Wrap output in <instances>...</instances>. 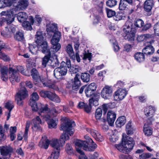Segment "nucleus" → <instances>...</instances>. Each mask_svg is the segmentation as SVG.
Returning a JSON list of instances; mask_svg holds the SVG:
<instances>
[{"label":"nucleus","mask_w":159,"mask_h":159,"mask_svg":"<svg viewBox=\"0 0 159 159\" xmlns=\"http://www.w3.org/2000/svg\"><path fill=\"white\" fill-rule=\"evenodd\" d=\"M8 68L7 66H1L0 71L1 77L2 80L6 81L8 78Z\"/></svg>","instance_id":"nucleus-18"},{"label":"nucleus","mask_w":159,"mask_h":159,"mask_svg":"<svg viewBox=\"0 0 159 159\" xmlns=\"http://www.w3.org/2000/svg\"><path fill=\"white\" fill-rule=\"evenodd\" d=\"M136 60L139 62L143 61L145 60V57L143 53L138 52L136 53L134 56Z\"/></svg>","instance_id":"nucleus-30"},{"label":"nucleus","mask_w":159,"mask_h":159,"mask_svg":"<svg viewBox=\"0 0 159 159\" xmlns=\"http://www.w3.org/2000/svg\"><path fill=\"white\" fill-rule=\"evenodd\" d=\"M144 24L143 21L141 19H137L135 20L134 23L135 26L139 28L142 27Z\"/></svg>","instance_id":"nucleus-56"},{"label":"nucleus","mask_w":159,"mask_h":159,"mask_svg":"<svg viewBox=\"0 0 159 159\" xmlns=\"http://www.w3.org/2000/svg\"><path fill=\"white\" fill-rule=\"evenodd\" d=\"M152 155L149 153H143L139 155V159H146L151 157Z\"/></svg>","instance_id":"nucleus-61"},{"label":"nucleus","mask_w":159,"mask_h":159,"mask_svg":"<svg viewBox=\"0 0 159 159\" xmlns=\"http://www.w3.org/2000/svg\"><path fill=\"white\" fill-rule=\"evenodd\" d=\"M84 137L87 141H77L75 143V147H82L83 149L86 151H94L97 148V145L88 136L86 135Z\"/></svg>","instance_id":"nucleus-2"},{"label":"nucleus","mask_w":159,"mask_h":159,"mask_svg":"<svg viewBox=\"0 0 159 159\" xmlns=\"http://www.w3.org/2000/svg\"><path fill=\"white\" fill-rule=\"evenodd\" d=\"M81 78L84 82L87 83L89 82L90 80V75L88 73H85L81 74Z\"/></svg>","instance_id":"nucleus-41"},{"label":"nucleus","mask_w":159,"mask_h":159,"mask_svg":"<svg viewBox=\"0 0 159 159\" xmlns=\"http://www.w3.org/2000/svg\"><path fill=\"white\" fill-rule=\"evenodd\" d=\"M13 103L12 101L11 100L8 101L6 103L5 107L9 110V111H11L14 107Z\"/></svg>","instance_id":"nucleus-49"},{"label":"nucleus","mask_w":159,"mask_h":159,"mask_svg":"<svg viewBox=\"0 0 159 159\" xmlns=\"http://www.w3.org/2000/svg\"><path fill=\"white\" fill-rule=\"evenodd\" d=\"M86 130L90 133L97 141L100 142L103 141L102 136L97 131L90 128H87Z\"/></svg>","instance_id":"nucleus-17"},{"label":"nucleus","mask_w":159,"mask_h":159,"mask_svg":"<svg viewBox=\"0 0 159 159\" xmlns=\"http://www.w3.org/2000/svg\"><path fill=\"white\" fill-rule=\"evenodd\" d=\"M31 75L35 84H36L39 80V75L37 70L35 68L33 69L31 71Z\"/></svg>","instance_id":"nucleus-28"},{"label":"nucleus","mask_w":159,"mask_h":159,"mask_svg":"<svg viewBox=\"0 0 159 159\" xmlns=\"http://www.w3.org/2000/svg\"><path fill=\"white\" fill-rule=\"evenodd\" d=\"M30 122L27 121L26 123L25 133L23 136V137L24 138V139L25 140H26L27 139L29 129L30 127Z\"/></svg>","instance_id":"nucleus-45"},{"label":"nucleus","mask_w":159,"mask_h":159,"mask_svg":"<svg viewBox=\"0 0 159 159\" xmlns=\"http://www.w3.org/2000/svg\"><path fill=\"white\" fill-rule=\"evenodd\" d=\"M0 58L4 61H8L10 60L9 57L4 53L0 51Z\"/></svg>","instance_id":"nucleus-57"},{"label":"nucleus","mask_w":159,"mask_h":159,"mask_svg":"<svg viewBox=\"0 0 159 159\" xmlns=\"http://www.w3.org/2000/svg\"><path fill=\"white\" fill-rule=\"evenodd\" d=\"M28 4V1L21 0L18 2V4L16 7V11L25 9L27 7Z\"/></svg>","instance_id":"nucleus-23"},{"label":"nucleus","mask_w":159,"mask_h":159,"mask_svg":"<svg viewBox=\"0 0 159 159\" xmlns=\"http://www.w3.org/2000/svg\"><path fill=\"white\" fill-rule=\"evenodd\" d=\"M132 23L129 21H127L123 26L124 33L123 36L125 39L129 41H133L134 39V33L132 32Z\"/></svg>","instance_id":"nucleus-5"},{"label":"nucleus","mask_w":159,"mask_h":159,"mask_svg":"<svg viewBox=\"0 0 159 159\" xmlns=\"http://www.w3.org/2000/svg\"><path fill=\"white\" fill-rule=\"evenodd\" d=\"M102 111L101 108H98L95 111V116L97 120H99L102 116Z\"/></svg>","instance_id":"nucleus-44"},{"label":"nucleus","mask_w":159,"mask_h":159,"mask_svg":"<svg viewBox=\"0 0 159 159\" xmlns=\"http://www.w3.org/2000/svg\"><path fill=\"white\" fill-rule=\"evenodd\" d=\"M32 122L34 124L33 126L32 127V129L34 131H37L40 129V128L39 125L40 124H41L42 122L39 116L36 117V119H34L32 120Z\"/></svg>","instance_id":"nucleus-24"},{"label":"nucleus","mask_w":159,"mask_h":159,"mask_svg":"<svg viewBox=\"0 0 159 159\" xmlns=\"http://www.w3.org/2000/svg\"><path fill=\"white\" fill-rule=\"evenodd\" d=\"M116 118V115L113 111H108L107 115V120L110 126H112L114 124Z\"/></svg>","instance_id":"nucleus-19"},{"label":"nucleus","mask_w":159,"mask_h":159,"mask_svg":"<svg viewBox=\"0 0 159 159\" xmlns=\"http://www.w3.org/2000/svg\"><path fill=\"white\" fill-rule=\"evenodd\" d=\"M127 91L125 89H119L116 91L114 96V100L119 101L122 100L126 96Z\"/></svg>","instance_id":"nucleus-14"},{"label":"nucleus","mask_w":159,"mask_h":159,"mask_svg":"<svg viewBox=\"0 0 159 159\" xmlns=\"http://www.w3.org/2000/svg\"><path fill=\"white\" fill-rule=\"evenodd\" d=\"M80 85V81L76 75L74 78V82L72 83V89L74 90H77Z\"/></svg>","instance_id":"nucleus-33"},{"label":"nucleus","mask_w":159,"mask_h":159,"mask_svg":"<svg viewBox=\"0 0 159 159\" xmlns=\"http://www.w3.org/2000/svg\"><path fill=\"white\" fill-rule=\"evenodd\" d=\"M47 55H46L42 59V66L43 67L45 68L46 67L47 64L49 60L50 57V53L49 54H47Z\"/></svg>","instance_id":"nucleus-43"},{"label":"nucleus","mask_w":159,"mask_h":159,"mask_svg":"<svg viewBox=\"0 0 159 159\" xmlns=\"http://www.w3.org/2000/svg\"><path fill=\"white\" fill-rule=\"evenodd\" d=\"M46 30L48 34H50L51 32L54 33L55 34L58 32V31H57L58 30L57 25L55 24H52L49 27L47 28Z\"/></svg>","instance_id":"nucleus-34"},{"label":"nucleus","mask_w":159,"mask_h":159,"mask_svg":"<svg viewBox=\"0 0 159 159\" xmlns=\"http://www.w3.org/2000/svg\"><path fill=\"white\" fill-rule=\"evenodd\" d=\"M103 3L102 2H100L97 5L96 8L97 10L99 12L100 14L102 13V9Z\"/></svg>","instance_id":"nucleus-50"},{"label":"nucleus","mask_w":159,"mask_h":159,"mask_svg":"<svg viewBox=\"0 0 159 159\" xmlns=\"http://www.w3.org/2000/svg\"><path fill=\"white\" fill-rule=\"evenodd\" d=\"M112 89L109 86L106 85L102 89L101 95L105 99H108L111 96Z\"/></svg>","instance_id":"nucleus-12"},{"label":"nucleus","mask_w":159,"mask_h":159,"mask_svg":"<svg viewBox=\"0 0 159 159\" xmlns=\"http://www.w3.org/2000/svg\"><path fill=\"white\" fill-rule=\"evenodd\" d=\"M92 55L91 53H85L84 54L83 59L84 60H86L87 59L89 61H91L92 58Z\"/></svg>","instance_id":"nucleus-62"},{"label":"nucleus","mask_w":159,"mask_h":159,"mask_svg":"<svg viewBox=\"0 0 159 159\" xmlns=\"http://www.w3.org/2000/svg\"><path fill=\"white\" fill-rule=\"evenodd\" d=\"M48 111L49 109L48 108ZM61 111V110L59 109V107H57L56 108H53L50 111V112H48L49 111H47L46 113H48L47 114H49L50 115H52V117L55 116L56 114L60 113Z\"/></svg>","instance_id":"nucleus-37"},{"label":"nucleus","mask_w":159,"mask_h":159,"mask_svg":"<svg viewBox=\"0 0 159 159\" xmlns=\"http://www.w3.org/2000/svg\"><path fill=\"white\" fill-rule=\"evenodd\" d=\"M59 152H56V151L52 152L50 156H49L48 159H58L59 156Z\"/></svg>","instance_id":"nucleus-52"},{"label":"nucleus","mask_w":159,"mask_h":159,"mask_svg":"<svg viewBox=\"0 0 159 159\" xmlns=\"http://www.w3.org/2000/svg\"><path fill=\"white\" fill-rule=\"evenodd\" d=\"M153 28L155 34L159 36V21L154 25Z\"/></svg>","instance_id":"nucleus-63"},{"label":"nucleus","mask_w":159,"mask_h":159,"mask_svg":"<svg viewBox=\"0 0 159 159\" xmlns=\"http://www.w3.org/2000/svg\"><path fill=\"white\" fill-rule=\"evenodd\" d=\"M39 98V96L36 92L33 93L31 96V98L29 100V102H30V104L32 105V102H36V101H38Z\"/></svg>","instance_id":"nucleus-39"},{"label":"nucleus","mask_w":159,"mask_h":159,"mask_svg":"<svg viewBox=\"0 0 159 159\" xmlns=\"http://www.w3.org/2000/svg\"><path fill=\"white\" fill-rule=\"evenodd\" d=\"M61 36V33L58 32L55 33V34L53 35L51 43L52 45V48L54 52H57L61 48V45L60 43H58L60 40Z\"/></svg>","instance_id":"nucleus-9"},{"label":"nucleus","mask_w":159,"mask_h":159,"mask_svg":"<svg viewBox=\"0 0 159 159\" xmlns=\"http://www.w3.org/2000/svg\"><path fill=\"white\" fill-rule=\"evenodd\" d=\"M66 51L70 58L73 60L75 59V53L71 44H69L66 46Z\"/></svg>","instance_id":"nucleus-26"},{"label":"nucleus","mask_w":159,"mask_h":159,"mask_svg":"<svg viewBox=\"0 0 159 159\" xmlns=\"http://www.w3.org/2000/svg\"><path fill=\"white\" fill-rule=\"evenodd\" d=\"M143 132L146 135L150 136L152 134V129L148 125L145 124L143 126Z\"/></svg>","instance_id":"nucleus-31"},{"label":"nucleus","mask_w":159,"mask_h":159,"mask_svg":"<svg viewBox=\"0 0 159 159\" xmlns=\"http://www.w3.org/2000/svg\"><path fill=\"white\" fill-rule=\"evenodd\" d=\"M155 110V108L152 106L147 107L144 109L145 114L149 119L151 118L154 116Z\"/></svg>","instance_id":"nucleus-21"},{"label":"nucleus","mask_w":159,"mask_h":159,"mask_svg":"<svg viewBox=\"0 0 159 159\" xmlns=\"http://www.w3.org/2000/svg\"><path fill=\"white\" fill-rule=\"evenodd\" d=\"M43 85L50 88L56 89V87L54 84L50 80L47 81L46 82L43 83Z\"/></svg>","instance_id":"nucleus-47"},{"label":"nucleus","mask_w":159,"mask_h":159,"mask_svg":"<svg viewBox=\"0 0 159 159\" xmlns=\"http://www.w3.org/2000/svg\"><path fill=\"white\" fill-rule=\"evenodd\" d=\"M122 0H120L119 7V9L120 10H124L128 6V4L127 3H125Z\"/></svg>","instance_id":"nucleus-48"},{"label":"nucleus","mask_w":159,"mask_h":159,"mask_svg":"<svg viewBox=\"0 0 159 159\" xmlns=\"http://www.w3.org/2000/svg\"><path fill=\"white\" fill-rule=\"evenodd\" d=\"M24 85V83H20V90L15 96L16 101L18 105L19 106L22 105L23 100L28 96V91L24 87H23Z\"/></svg>","instance_id":"nucleus-6"},{"label":"nucleus","mask_w":159,"mask_h":159,"mask_svg":"<svg viewBox=\"0 0 159 159\" xmlns=\"http://www.w3.org/2000/svg\"><path fill=\"white\" fill-rule=\"evenodd\" d=\"M67 71L66 63L64 61H62L61 63L60 66L54 70V74L57 79L60 78L61 76L66 75Z\"/></svg>","instance_id":"nucleus-8"},{"label":"nucleus","mask_w":159,"mask_h":159,"mask_svg":"<svg viewBox=\"0 0 159 159\" xmlns=\"http://www.w3.org/2000/svg\"><path fill=\"white\" fill-rule=\"evenodd\" d=\"M126 122V119L125 116H123L118 118L116 122V125L120 127L124 125Z\"/></svg>","instance_id":"nucleus-32"},{"label":"nucleus","mask_w":159,"mask_h":159,"mask_svg":"<svg viewBox=\"0 0 159 159\" xmlns=\"http://www.w3.org/2000/svg\"><path fill=\"white\" fill-rule=\"evenodd\" d=\"M15 11V10L12 9L2 12L1 14L5 16V17H2L0 20V26H2L5 23L10 24L14 20V15L16 14L14 13Z\"/></svg>","instance_id":"nucleus-7"},{"label":"nucleus","mask_w":159,"mask_h":159,"mask_svg":"<svg viewBox=\"0 0 159 159\" xmlns=\"http://www.w3.org/2000/svg\"><path fill=\"white\" fill-rule=\"evenodd\" d=\"M32 103L33 106H32L30 102H29V104L31 106L33 111H39L41 113L48 111V105L47 104L43 105L40 103L37 104L35 102H32Z\"/></svg>","instance_id":"nucleus-10"},{"label":"nucleus","mask_w":159,"mask_h":159,"mask_svg":"<svg viewBox=\"0 0 159 159\" xmlns=\"http://www.w3.org/2000/svg\"><path fill=\"white\" fill-rule=\"evenodd\" d=\"M87 87L94 92L96 90L97 88L96 85V84L94 83H92Z\"/></svg>","instance_id":"nucleus-64"},{"label":"nucleus","mask_w":159,"mask_h":159,"mask_svg":"<svg viewBox=\"0 0 159 159\" xmlns=\"http://www.w3.org/2000/svg\"><path fill=\"white\" fill-rule=\"evenodd\" d=\"M40 96L43 97H47L49 99L57 103L61 102L59 97L55 93L48 91H42L40 92Z\"/></svg>","instance_id":"nucleus-11"},{"label":"nucleus","mask_w":159,"mask_h":159,"mask_svg":"<svg viewBox=\"0 0 159 159\" xmlns=\"http://www.w3.org/2000/svg\"><path fill=\"white\" fill-rule=\"evenodd\" d=\"M1 35L4 37H9L11 35V32L9 29V27L5 28V29L1 32Z\"/></svg>","instance_id":"nucleus-40"},{"label":"nucleus","mask_w":159,"mask_h":159,"mask_svg":"<svg viewBox=\"0 0 159 159\" xmlns=\"http://www.w3.org/2000/svg\"><path fill=\"white\" fill-rule=\"evenodd\" d=\"M126 130L127 134L130 135L132 134L134 130L132 125V122L129 121L127 124L126 126Z\"/></svg>","instance_id":"nucleus-35"},{"label":"nucleus","mask_w":159,"mask_h":159,"mask_svg":"<svg viewBox=\"0 0 159 159\" xmlns=\"http://www.w3.org/2000/svg\"><path fill=\"white\" fill-rule=\"evenodd\" d=\"M61 123L60 130L64 131L63 133L61 136L60 143L57 139L52 140L50 142V145L60 152V148L65 144V141L69 139V135L70 136L73 135L74 131L72 128L75 126V122L66 117L61 118Z\"/></svg>","instance_id":"nucleus-1"},{"label":"nucleus","mask_w":159,"mask_h":159,"mask_svg":"<svg viewBox=\"0 0 159 159\" xmlns=\"http://www.w3.org/2000/svg\"><path fill=\"white\" fill-rule=\"evenodd\" d=\"M14 38L16 40L21 41L24 39V37L23 34L22 32L18 31L17 32L15 35Z\"/></svg>","instance_id":"nucleus-42"},{"label":"nucleus","mask_w":159,"mask_h":159,"mask_svg":"<svg viewBox=\"0 0 159 159\" xmlns=\"http://www.w3.org/2000/svg\"><path fill=\"white\" fill-rule=\"evenodd\" d=\"M99 98V96H94L93 97L89 99V104L91 105L93 104V105L95 106L98 105V102Z\"/></svg>","instance_id":"nucleus-36"},{"label":"nucleus","mask_w":159,"mask_h":159,"mask_svg":"<svg viewBox=\"0 0 159 159\" xmlns=\"http://www.w3.org/2000/svg\"><path fill=\"white\" fill-rule=\"evenodd\" d=\"M44 119L47 122L49 128H52L56 127L58 120L56 118H53L52 115L47 114L44 116Z\"/></svg>","instance_id":"nucleus-13"},{"label":"nucleus","mask_w":159,"mask_h":159,"mask_svg":"<svg viewBox=\"0 0 159 159\" xmlns=\"http://www.w3.org/2000/svg\"><path fill=\"white\" fill-rule=\"evenodd\" d=\"M66 151L69 154L73 153V150L71 146L69 143L66 144Z\"/></svg>","instance_id":"nucleus-51"},{"label":"nucleus","mask_w":159,"mask_h":159,"mask_svg":"<svg viewBox=\"0 0 159 159\" xmlns=\"http://www.w3.org/2000/svg\"><path fill=\"white\" fill-rule=\"evenodd\" d=\"M82 147H75L77 152L80 153L81 155L79 156L80 159H87V157L84 155V152L81 150Z\"/></svg>","instance_id":"nucleus-46"},{"label":"nucleus","mask_w":159,"mask_h":159,"mask_svg":"<svg viewBox=\"0 0 159 159\" xmlns=\"http://www.w3.org/2000/svg\"><path fill=\"white\" fill-rule=\"evenodd\" d=\"M106 11L108 17H111L114 16L116 14L115 11L107 8H106Z\"/></svg>","instance_id":"nucleus-55"},{"label":"nucleus","mask_w":159,"mask_h":159,"mask_svg":"<svg viewBox=\"0 0 159 159\" xmlns=\"http://www.w3.org/2000/svg\"><path fill=\"white\" fill-rule=\"evenodd\" d=\"M85 93L87 97H90L94 94V92L86 87L85 90Z\"/></svg>","instance_id":"nucleus-60"},{"label":"nucleus","mask_w":159,"mask_h":159,"mask_svg":"<svg viewBox=\"0 0 159 159\" xmlns=\"http://www.w3.org/2000/svg\"><path fill=\"white\" fill-rule=\"evenodd\" d=\"M128 138L127 139L123 138L121 144L116 145V147L120 151L126 153L132 149L134 145L133 139L128 137Z\"/></svg>","instance_id":"nucleus-4"},{"label":"nucleus","mask_w":159,"mask_h":159,"mask_svg":"<svg viewBox=\"0 0 159 159\" xmlns=\"http://www.w3.org/2000/svg\"><path fill=\"white\" fill-rule=\"evenodd\" d=\"M35 42L37 44L38 49L45 54H49L50 50L48 48L47 42L44 40L42 32L37 31L35 35Z\"/></svg>","instance_id":"nucleus-3"},{"label":"nucleus","mask_w":159,"mask_h":159,"mask_svg":"<svg viewBox=\"0 0 159 159\" xmlns=\"http://www.w3.org/2000/svg\"><path fill=\"white\" fill-rule=\"evenodd\" d=\"M148 45L143 49V52L144 54L147 55H150L152 54L154 52V49L153 46L150 45V42H148Z\"/></svg>","instance_id":"nucleus-22"},{"label":"nucleus","mask_w":159,"mask_h":159,"mask_svg":"<svg viewBox=\"0 0 159 159\" xmlns=\"http://www.w3.org/2000/svg\"><path fill=\"white\" fill-rule=\"evenodd\" d=\"M153 5V0H147L144 3V10L147 12L150 11Z\"/></svg>","instance_id":"nucleus-25"},{"label":"nucleus","mask_w":159,"mask_h":159,"mask_svg":"<svg viewBox=\"0 0 159 159\" xmlns=\"http://www.w3.org/2000/svg\"><path fill=\"white\" fill-rule=\"evenodd\" d=\"M0 150L2 155L5 156H8V158L11 157V153L13 151V149L11 146H2L0 147Z\"/></svg>","instance_id":"nucleus-15"},{"label":"nucleus","mask_w":159,"mask_h":159,"mask_svg":"<svg viewBox=\"0 0 159 159\" xmlns=\"http://www.w3.org/2000/svg\"><path fill=\"white\" fill-rule=\"evenodd\" d=\"M81 70L79 66H76L75 67H72L69 69V71L73 73H76Z\"/></svg>","instance_id":"nucleus-59"},{"label":"nucleus","mask_w":159,"mask_h":159,"mask_svg":"<svg viewBox=\"0 0 159 159\" xmlns=\"http://www.w3.org/2000/svg\"><path fill=\"white\" fill-rule=\"evenodd\" d=\"M50 61H51V66L53 68L58 66L59 63L57 57L55 59H53V60H51Z\"/></svg>","instance_id":"nucleus-58"},{"label":"nucleus","mask_w":159,"mask_h":159,"mask_svg":"<svg viewBox=\"0 0 159 159\" xmlns=\"http://www.w3.org/2000/svg\"><path fill=\"white\" fill-rule=\"evenodd\" d=\"M28 16L26 13L21 12L19 13L17 15V18L20 22H22L28 18Z\"/></svg>","instance_id":"nucleus-29"},{"label":"nucleus","mask_w":159,"mask_h":159,"mask_svg":"<svg viewBox=\"0 0 159 159\" xmlns=\"http://www.w3.org/2000/svg\"><path fill=\"white\" fill-rule=\"evenodd\" d=\"M37 46H34L33 45H29L30 51L33 54H36L37 52Z\"/></svg>","instance_id":"nucleus-54"},{"label":"nucleus","mask_w":159,"mask_h":159,"mask_svg":"<svg viewBox=\"0 0 159 159\" xmlns=\"http://www.w3.org/2000/svg\"><path fill=\"white\" fill-rule=\"evenodd\" d=\"M9 73L11 74L9 77L10 80L13 83L15 81L19 82L20 81V79L18 76V73L12 68H9Z\"/></svg>","instance_id":"nucleus-16"},{"label":"nucleus","mask_w":159,"mask_h":159,"mask_svg":"<svg viewBox=\"0 0 159 159\" xmlns=\"http://www.w3.org/2000/svg\"><path fill=\"white\" fill-rule=\"evenodd\" d=\"M50 142L45 135H43L39 143V146L41 148H43L45 149L48 148Z\"/></svg>","instance_id":"nucleus-20"},{"label":"nucleus","mask_w":159,"mask_h":159,"mask_svg":"<svg viewBox=\"0 0 159 159\" xmlns=\"http://www.w3.org/2000/svg\"><path fill=\"white\" fill-rule=\"evenodd\" d=\"M117 1L116 0H108L106 2L107 6L110 7H112L117 4Z\"/></svg>","instance_id":"nucleus-53"},{"label":"nucleus","mask_w":159,"mask_h":159,"mask_svg":"<svg viewBox=\"0 0 159 159\" xmlns=\"http://www.w3.org/2000/svg\"><path fill=\"white\" fill-rule=\"evenodd\" d=\"M30 23L29 21H24L23 22L22 25L24 28L26 30H30L32 28L31 26V25H32L34 22V19L33 17L31 16L30 17Z\"/></svg>","instance_id":"nucleus-27"},{"label":"nucleus","mask_w":159,"mask_h":159,"mask_svg":"<svg viewBox=\"0 0 159 159\" xmlns=\"http://www.w3.org/2000/svg\"><path fill=\"white\" fill-rule=\"evenodd\" d=\"M152 37V35L149 34H144L138 36L137 39L139 42L143 41L144 40L150 38Z\"/></svg>","instance_id":"nucleus-38"}]
</instances>
